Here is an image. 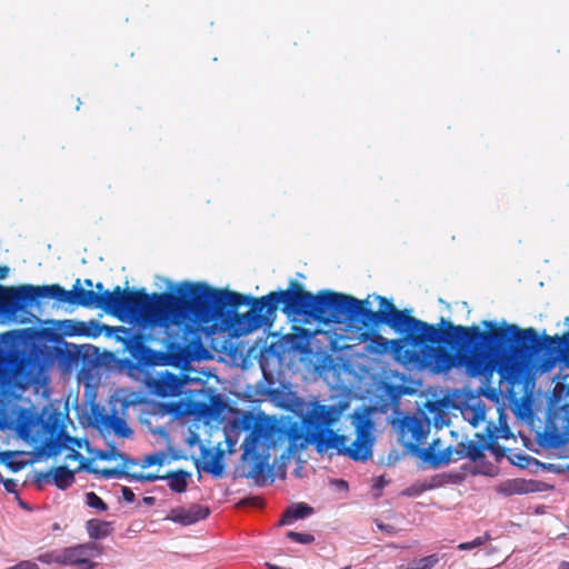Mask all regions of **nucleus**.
I'll return each mask as SVG.
<instances>
[{"mask_svg": "<svg viewBox=\"0 0 569 569\" xmlns=\"http://www.w3.org/2000/svg\"><path fill=\"white\" fill-rule=\"evenodd\" d=\"M487 430H488V432H489V437H490V438H496V432H497V430H496L495 428H493V430H491V429H490V427H488V429H487Z\"/></svg>", "mask_w": 569, "mask_h": 569, "instance_id": "37998d69", "label": "nucleus"}, {"mask_svg": "<svg viewBox=\"0 0 569 569\" xmlns=\"http://www.w3.org/2000/svg\"><path fill=\"white\" fill-rule=\"evenodd\" d=\"M101 548L94 542L80 543L62 549V565L78 569H93L97 563L93 558L101 555Z\"/></svg>", "mask_w": 569, "mask_h": 569, "instance_id": "9d476101", "label": "nucleus"}, {"mask_svg": "<svg viewBox=\"0 0 569 569\" xmlns=\"http://www.w3.org/2000/svg\"><path fill=\"white\" fill-rule=\"evenodd\" d=\"M154 497H144L143 502L147 505H153L154 503Z\"/></svg>", "mask_w": 569, "mask_h": 569, "instance_id": "58836bf2", "label": "nucleus"}, {"mask_svg": "<svg viewBox=\"0 0 569 569\" xmlns=\"http://www.w3.org/2000/svg\"><path fill=\"white\" fill-rule=\"evenodd\" d=\"M113 332L117 340L122 342L124 349L132 358L141 361L144 359L146 353L150 351L144 345L142 335L134 332L131 328L113 327Z\"/></svg>", "mask_w": 569, "mask_h": 569, "instance_id": "f8f14e48", "label": "nucleus"}, {"mask_svg": "<svg viewBox=\"0 0 569 569\" xmlns=\"http://www.w3.org/2000/svg\"><path fill=\"white\" fill-rule=\"evenodd\" d=\"M121 493L123 500L127 502H133L136 499L134 492L129 487H122Z\"/></svg>", "mask_w": 569, "mask_h": 569, "instance_id": "c9c22d12", "label": "nucleus"}, {"mask_svg": "<svg viewBox=\"0 0 569 569\" xmlns=\"http://www.w3.org/2000/svg\"><path fill=\"white\" fill-rule=\"evenodd\" d=\"M182 385L180 376L167 372L154 382V389L160 397H174L181 392Z\"/></svg>", "mask_w": 569, "mask_h": 569, "instance_id": "2eb2a0df", "label": "nucleus"}, {"mask_svg": "<svg viewBox=\"0 0 569 569\" xmlns=\"http://www.w3.org/2000/svg\"><path fill=\"white\" fill-rule=\"evenodd\" d=\"M346 405H321L316 402L301 418V422H286L269 416L250 417L243 420L244 429H251L243 441L242 459L254 461L251 473L261 476L267 462L260 459L258 449L268 451L288 441V452L295 453L308 445H315L317 452L335 449L338 455L355 461H366L372 456L375 442L372 420L373 408L361 406L352 413L356 439L348 446V437L338 435L333 427L340 419Z\"/></svg>", "mask_w": 569, "mask_h": 569, "instance_id": "f03ea898", "label": "nucleus"}, {"mask_svg": "<svg viewBox=\"0 0 569 569\" xmlns=\"http://www.w3.org/2000/svg\"><path fill=\"white\" fill-rule=\"evenodd\" d=\"M67 450L69 452L67 453L66 459L80 461V466H79L78 470H80V469L89 470V466L81 452H79L76 448H69Z\"/></svg>", "mask_w": 569, "mask_h": 569, "instance_id": "473e14b6", "label": "nucleus"}, {"mask_svg": "<svg viewBox=\"0 0 569 569\" xmlns=\"http://www.w3.org/2000/svg\"><path fill=\"white\" fill-rule=\"evenodd\" d=\"M488 447L493 449L491 445H488ZM486 448V445H483L482 447L477 442L469 441L466 446V456L472 461L479 460L485 456L483 451Z\"/></svg>", "mask_w": 569, "mask_h": 569, "instance_id": "b1692460", "label": "nucleus"}, {"mask_svg": "<svg viewBox=\"0 0 569 569\" xmlns=\"http://www.w3.org/2000/svg\"><path fill=\"white\" fill-rule=\"evenodd\" d=\"M87 531L92 539H102L112 531L111 523L100 519H91L87 521Z\"/></svg>", "mask_w": 569, "mask_h": 569, "instance_id": "aec40b11", "label": "nucleus"}, {"mask_svg": "<svg viewBox=\"0 0 569 569\" xmlns=\"http://www.w3.org/2000/svg\"><path fill=\"white\" fill-rule=\"evenodd\" d=\"M49 298V284L3 287L0 284V315L13 316L29 303Z\"/></svg>", "mask_w": 569, "mask_h": 569, "instance_id": "1a4fd4ad", "label": "nucleus"}, {"mask_svg": "<svg viewBox=\"0 0 569 569\" xmlns=\"http://www.w3.org/2000/svg\"><path fill=\"white\" fill-rule=\"evenodd\" d=\"M94 287H96V289H97V291H96V292H99V293H103V292H104V291H103V284H102V282H98V283H96V284H94Z\"/></svg>", "mask_w": 569, "mask_h": 569, "instance_id": "ea45409f", "label": "nucleus"}, {"mask_svg": "<svg viewBox=\"0 0 569 569\" xmlns=\"http://www.w3.org/2000/svg\"><path fill=\"white\" fill-rule=\"evenodd\" d=\"M411 323L405 322L398 327H390L397 332H407L403 338L389 340L373 328L360 333V340L366 342V350L370 355L383 356L391 352L393 359L405 366H415L429 369L435 373L447 372L461 365L469 377L478 378L485 387L492 380L483 376H473L469 368V356L476 353H493L495 322L482 321L487 330L478 326L469 327L453 325L445 318L438 325H430L410 315V310L402 309Z\"/></svg>", "mask_w": 569, "mask_h": 569, "instance_id": "7ed1b4c3", "label": "nucleus"}, {"mask_svg": "<svg viewBox=\"0 0 569 569\" xmlns=\"http://www.w3.org/2000/svg\"><path fill=\"white\" fill-rule=\"evenodd\" d=\"M559 361H569V331L539 337L535 328L521 329L516 325L495 322L493 353L469 356L471 375L492 380L499 373L501 380L519 382L529 367L542 372L551 370Z\"/></svg>", "mask_w": 569, "mask_h": 569, "instance_id": "39448f33", "label": "nucleus"}, {"mask_svg": "<svg viewBox=\"0 0 569 569\" xmlns=\"http://www.w3.org/2000/svg\"><path fill=\"white\" fill-rule=\"evenodd\" d=\"M201 455L203 462L201 465L197 462V468L212 475L213 477H220L224 469L222 463L223 451L218 449L212 453L210 449L202 448Z\"/></svg>", "mask_w": 569, "mask_h": 569, "instance_id": "4468645a", "label": "nucleus"}, {"mask_svg": "<svg viewBox=\"0 0 569 569\" xmlns=\"http://www.w3.org/2000/svg\"><path fill=\"white\" fill-rule=\"evenodd\" d=\"M242 301L237 306H224L217 313V320L234 327L239 335L248 333L261 326L264 319L276 315L282 303V312L288 317H301L306 323L317 321L323 325L341 323L343 320L361 319L363 327L386 325L398 327L411 323L403 311H399L391 300L378 296L379 309L368 308L367 300L352 296L321 290L317 295L305 290L297 281H291L288 289L271 291L260 298L239 293Z\"/></svg>", "mask_w": 569, "mask_h": 569, "instance_id": "20e7f679", "label": "nucleus"}, {"mask_svg": "<svg viewBox=\"0 0 569 569\" xmlns=\"http://www.w3.org/2000/svg\"><path fill=\"white\" fill-rule=\"evenodd\" d=\"M438 561L439 558L437 555H430L418 560H413L407 566L401 565L399 569H431L438 563Z\"/></svg>", "mask_w": 569, "mask_h": 569, "instance_id": "4be33fe9", "label": "nucleus"}, {"mask_svg": "<svg viewBox=\"0 0 569 569\" xmlns=\"http://www.w3.org/2000/svg\"><path fill=\"white\" fill-rule=\"evenodd\" d=\"M127 478L140 482H152L162 479L161 476L156 473H142V472H128Z\"/></svg>", "mask_w": 569, "mask_h": 569, "instance_id": "7c9ffc66", "label": "nucleus"}, {"mask_svg": "<svg viewBox=\"0 0 569 569\" xmlns=\"http://www.w3.org/2000/svg\"><path fill=\"white\" fill-rule=\"evenodd\" d=\"M38 560L42 563H58L62 565V549L44 552L38 556Z\"/></svg>", "mask_w": 569, "mask_h": 569, "instance_id": "c85d7f7f", "label": "nucleus"}, {"mask_svg": "<svg viewBox=\"0 0 569 569\" xmlns=\"http://www.w3.org/2000/svg\"><path fill=\"white\" fill-rule=\"evenodd\" d=\"M3 486L8 492H17V483L13 479L3 480Z\"/></svg>", "mask_w": 569, "mask_h": 569, "instance_id": "e433bc0d", "label": "nucleus"}, {"mask_svg": "<svg viewBox=\"0 0 569 569\" xmlns=\"http://www.w3.org/2000/svg\"><path fill=\"white\" fill-rule=\"evenodd\" d=\"M84 284H86L87 287H92V286H93V282H92V280H91V279H86V280H84Z\"/></svg>", "mask_w": 569, "mask_h": 569, "instance_id": "c03bdc74", "label": "nucleus"}, {"mask_svg": "<svg viewBox=\"0 0 569 569\" xmlns=\"http://www.w3.org/2000/svg\"><path fill=\"white\" fill-rule=\"evenodd\" d=\"M42 369L40 352L36 346H24L10 352L0 351V388L26 390Z\"/></svg>", "mask_w": 569, "mask_h": 569, "instance_id": "6e6552de", "label": "nucleus"}, {"mask_svg": "<svg viewBox=\"0 0 569 569\" xmlns=\"http://www.w3.org/2000/svg\"><path fill=\"white\" fill-rule=\"evenodd\" d=\"M18 431L22 439L39 445L50 455L62 449L81 448L82 440L69 436L64 430V416L56 409L43 408L21 410L18 416Z\"/></svg>", "mask_w": 569, "mask_h": 569, "instance_id": "423d86ee", "label": "nucleus"}, {"mask_svg": "<svg viewBox=\"0 0 569 569\" xmlns=\"http://www.w3.org/2000/svg\"><path fill=\"white\" fill-rule=\"evenodd\" d=\"M558 569H569V561H561Z\"/></svg>", "mask_w": 569, "mask_h": 569, "instance_id": "a19ab883", "label": "nucleus"}, {"mask_svg": "<svg viewBox=\"0 0 569 569\" xmlns=\"http://www.w3.org/2000/svg\"><path fill=\"white\" fill-rule=\"evenodd\" d=\"M16 455V452H12V451H6V452H1L0 453V457H13Z\"/></svg>", "mask_w": 569, "mask_h": 569, "instance_id": "79ce46f5", "label": "nucleus"}, {"mask_svg": "<svg viewBox=\"0 0 569 569\" xmlns=\"http://www.w3.org/2000/svg\"><path fill=\"white\" fill-rule=\"evenodd\" d=\"M287 537L298 543L308 545L315 541V537L310 533H302L296 531H288Z\"/></svg>", "mask_w": 569, "mask_h": 569, "instance_id": "2f4dec72", "label": "nucleus"}, {"mask_svg": "<svg viewBox=\"0 0 569 569\" xmlns=\"http://www.w3.org/2000/svg\"><path fill=\"white\" fill-rule=\"evenodd\" d=\"M162 479L169 480V488L178 493L184 492L188 487L187 479L190 477V472L186 470L170 471Z\"/></svg>", "mask_w": 569, "mask_h": 569, "instance_id": "6ab92c4d", "label": "nucleus"}, {"mask_svg": "<svg viewBox=\"0 0 569 569\" xmlns=\"http://www.w3.org/2000/svg\"><path fill=\"white\" fill-rule=\"evenodd\" d=\"M97 457L101 460H112V459H116L118 457L122 458L123 461H124V465L127 463H131V465H134V461L127 458L126 455L123 453H118L117 449L114 446H111L110 449L108 450H102V451H99Z\"/></svg>", "mask_w": 569, "mask_h": 569, "instance_id": "a878e982", "label": "nucleus"}, {"mask_svg": "<svg viewBox=\"0 0 569 569\" xmlns=\"http://www.w3.org/2000/svg\"><path fill=\"white\" fill-rule=\"evenodd\" d=\"M313 512V509L308 506L307 503L299 502L293 503L290 507L287 508L284 511L280 523L281 525H290L295 522L296 520L303 519L308 516H310Z\"/></svg>", "mask_w": 569, "mask_h": 569, "instance_id": "f3484780", "label": "nucleus"}, {"mask_svg": "<svg viewBox=\"0 0 569 569\" xmlns=\"http://www.w3.org/2000/svg\"><path fill=\"white\" fill-rule=\"evenodd\" d=\"M209 515L210 509L208 507L193 503L189 508L179 507L171 509L167 519L183 526H190L206 519Z\"/></svg>", "mask_w": 569, "mask_h": 569, "instance_id": "ddd939ff", "label": "nucleus"}, {"mask_svg": "<svg viewBox=\"0 0 569 569\" xmlns=\"http://www.w3.org/2000/svg\"><path fill=\"white\" fill-rule=\"evenodd\" d=\"M62 331L69 337H88L98 338L102 332L107 336H111L113 327L101 325L97 320L81 321L67 319L61 323Z\"/></svg>", "mask_w": 569, "mask_h": 569, "instance_id": "9b49d317", "label": "nucleus"}, {"mask_svg": "<svg viewBox=\"0 0 569 569\" xmlns=\"http://www.w3.org/2000/svg\"><path fill=\"white\" fill-rule=\"evenodd\" d=\"M425 408L427 409L428 413L432 415L435 426H441L442 423L440 422V419H442L445 416L441 403L439 401L428 400L425 405Z\"/></svg>", "mask_w": 569, "mask_h": 569, "instance_id": "5701e85b", "label": "nucleus"}, {"mask_svg": "<svg viewBox=\"0 0 569 569\" xmlns=\"http://www.w3.org/2000/svg\"><path fill=\"white\" fill-rule=\"evenodd\" d=\"M500 491L507 496L532 491L530 482L522 479H510L501 485Z\"/></svg>", "mask_w": 569, "mask_h": 569, "instance_id": "412c9836", "label": "nucleus"}, {"mask_svg": "<svg viewBox=\"0 0 569 569\" xmlns=\"http://www.w3.org/2000/svg\"><path fill=\"white\" fill-rule=\"evenodd\" d=\"M9 458L10 457H0V461L4 463L13 472L19 471L23 467L22 462L8 460Z\"/></svg>", "mask_w": 569, "mask_h": 569, "instance_id": "72a5a7b5", "label": "nucleus"}, {"mask_svg": "<svg viewBox=\"0 0 569 569\" xmlns=\"http://www.w3.org/2000/svg\"><path fill=\"white\" fill-rule=\"evenodd\" d=\"M9 273V267L0 266V279H4Z\"/></svg>", "mask_w": 569, "mask_h": 569, "instance_id": "4c0bfd02", "label": "nucleus"}, {"mask_svg": "<svg viewBox=\"0 0 569 569\" xmlns=\"http://www.w3.org/2000/svg\"><path fill=\"white\" fill-rule=\"evenodd\" d=\"M49 479H52L51 469L47 472H37L34 475V481L39 485L47 482Z\"/></svg>", "mask_w": 569, "mask_h": 569, "instance_id": "f704fd0d", "label": "nucleus"}, {"mask_svg": "<svg viewBox=\"0 0 569 569\" xmlns=\"http://www.w3.org/2000/svg\"><path fill=\"white\" fill-rule=\"evenodd\" d=\"M53 483L61 490H66L74 482V471L66 466L51 469Z\"/></svg>", "mask_w": 569, "mask_h": 569, "instance_id": "a211bd4d", "label": "nucleus"}, {"mask_svg": "<svg viewBox=\"0 0 569 569\" xmlns=\"http://www.w3.org/2000/svg\"><path fill=\"white\" fill-rule=\"evenodd\" d=\"M100 423L104 429L112 430L118 437L129 438L133 433V431L128 427L127 422L120 418L117 412L102 416Z\"/></svg>", "mask_w": 569, "mask_h": 569, "instance_id": "dca6fc26", "label": "nucleus"}, {"mask_svg": "<svg viewBox=\"0 0 569 569\" xmlns=\"http://www.w3.org/2000/svg\"><path fill=\"white\" fill-rule=\"evenodd\" d=\"M397 429L399 442L410 452L418 455L421 459L429 462L432 467H439L450 461L448 450L436 452L435 446L439 440L426 449H420L425 445L431 430V419L425 411L413 415H405L393 421Z\"/></svg>", "mask_w": 569, "mask_h": 569, "instance_id": "0eeeda50", "label": "nucleus"}, {"mask_svg": "<svg viewBox=\"0 0 569 569\" xmlns=\"http://www.w3.org/2000/svg\"><path fill=\"white\" fill-rule=\"evenodd\" d=\"M86 503L101 512L108 509L107 503L93 491H90L86 495Z\"/></svg>", "mask_w": 569, "mask_h": 569, "instance_id": "cd10ccee", "label": "nucleus"}, {"mask_svg": "<svg viewBox=\"0 0 569 569\" xmlns=\"http://www.w3.org/2000/svg\"><path fill=\"white\" fill-rule=\"evenodd\" d=\"M49 299L61 303L97 308L119 318L128 316L144 327H160L166 332V347L170 353L183 355L200 343L203 326L216 321L224 306L242 301L239 292L214 289L204 282L184 281L176 292L147 293L146 289H121L103 293L81 288L77 279L72 290L49 284Z\"/></svg>", "mask_w": 569, "mask_h": 569, "instance_id": "f257e3e1", "label": "nucleus"}, {"mask_svg": "<svg viewBox=\"0 0 569 569\" xmlns=\"http://www.w3.org/2000/svg\"><path fill=\"white\" fill-rule=\"evenodd\" d=\"M89 471L99 475L101 478L110 479V478H127L128 471L119 468H110V469H91L89 468Z\"/></svg>", "mask_w": 569, "mask_h": 569, "instance_id": "393cba45", "label": "nucleus"}, {"mask_svg": "<svg viewBox=\"0 0 569 569\" xmlns=\"http://www.w3.org/2000/svg\"><path fill=\"white\" fill-rule=\"evenodd\" d=\"M489 540H491L490 533L485 532L483 536H479V537L475 538L472 541L459 543L458 549L461 551L470 550V549L483 546Z\"/></svg>", "mask_w": 569, "mask_h": 569, "instance_id": "bb28decb", "label": "nucleus"}, {"mask_svg": "<svg viewBox=\"0 0 569 569\" xmlns=\"http://www.w3.org/2000/svg\"><path fill=\"white\" fill-rule=\"evenodd\" d=\"M163 461H164V456L162 452H153V453L144 456L143 460L141 461V467L148 468L151 466H162Z\"/></svg>", "mask_w": 569, "mask_h": 569, "instance_id": "c756f323", "label": "nucleus"}]
</instances>
